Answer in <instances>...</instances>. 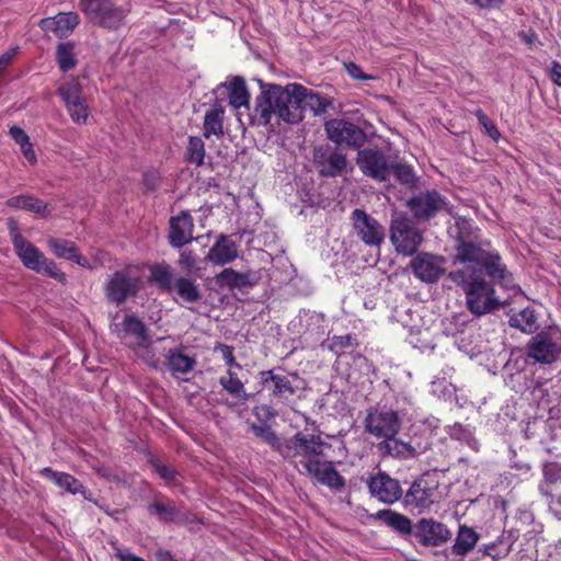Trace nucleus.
<instances>
[{"instance_id": "41", "label": "nucleus", "mask_w": 561, "mask_h": 561, "mask_svg": "<svg viewBox=\"0 0 561 561\" xmlns=\"http://www.w3.org/2000/svg\"><path fill=\"white\" fill-rule=\"evenodd\" d=\"M56 60L61 71L66 72L77 65L75 56V43L65 42L58 44L56 48Z\"/></svg>"}, {"instance_id": "33", "label": "nucleus", "mask_w": 561, "mask_h": 561, "mask_svg": "<svg viewBox=\"0 0 561 561\" xmlns=\"http://www.w3.org/2000/svg\"><path fill=\"white\" fill-rule=\"evenodd\" d=\"M7 205L11 208L24 209L43 217H47L50 214L48 205L32 195L13 196L7 201Z\"/></svg>"}, {"instance_id": "35", "label": "nucleus", "mask_w": 561, "mask_h": 561, "mask_svg": "<svg viewBox=\"0 0 561 561\" xmlns=\"http://www.w3.org/2000/svg\"><path fill=\"white\" fill-rule=\"evenodd\" d=\"M508 323L512 328L518 329L527 334L534 333L538 329L535 310L530 307L511 313Z\"/></svg>"}, {"instance_id": "14", "label": "nucleus", "mask_w": 561, "mask_h": 561, "mask_svg": "<svg viewBox=\"0 0 561 561\" xmlns=\"http://www.w3.org/2000/svg\"><path fill=\"white\" fill-rule=\"evenodd\" d=\"M449 203L437 191L421 192L407 201V207L417 220H430L442 211L449 213Z\"/></svg>"}, {"instance_id": "11", "label": "nucleus", "mask_w": 561, "mask_h": 561, "mask_svg": "<svg viewBox=\"0 0 561 561\" xmlns=\"http://www.w3.org/2000/svg\"><path fill=\"white\" fill-rule=\"evenodd\" d=\"M350 220L354 234L365 245L379 248L385 241V227L362 208H355Z\"/></svg>"}, {"instance_id": "47", "label": "nucleus", "mask_w": 561, "mask_h": 561, "mask_svg": "<svg viewBox=\"0 0 561 561\" xmlns=\"http://www.w3.org/2000/svg\"><path fill=\"white\" fill-rule=\"evenodd\" d=\"M150 465L152 470L165 482L176 483L179 472L174 468L161 462L159 459H151Z\"/></svg>"}, {"instance_id": "23", "label": "nucleus", "mask_w": 561, "mask_h": 561, "mask_svg": "<svg viewBox=\"0 0 561 561\" xmlns=\"http://www.w3.org/2000/svg\"><path fill=\"white\" fill-rule=\"evenodd\" d=\"M193 218L183 211L176 217L170 219L169 239L173 248H181L193 239Z\"/></svg>"}, {"instance_id": "43", "label": "nucleus", "mask_w": 561, "mask_h": 561, "mask_svg": "<svg viewBox=\"0 0 561 561\" xmlns=\"http://www.w3.org/2000/svg\"><path fill=\"white\" fill-rule=\"evenodd\" d=\"M47 244L56 256L67 260L71 259L77 249L73 242L57 238L48 239Z\"/></svg>"}, {"instance_id": "36", "label": "nucleus", "mask_w": 561, "mask_h": 561, "mask_svg": "<svg viewBox=\"0 0 561 561\" xmlns=\"http://www.w3.org/2000/svg\"><path fill=\"white\" fill-rule=\"evenodd\" d=\"M224 114L225 110L221 105H215L208 110L204 117V136L221 137L224 135Z\"/></svg>"}, {"instance_id": "19", "label": "nucleus", "mask_w": 561, "mask_h": 561, "mask_svg": "<svg viewBox=\"0 0 561 561\" xmlns=\"http://www.w3.org/2000/svg\"><path fill=\"white\" fill-rule=\"evenodd\" d=\"M305 469L317 481L332 490L340 491L344 488V478L335 470L329 461L310 460L305 463Z\"/></svg>"}, {"instance_id": "62", "label": "nucleus", "mask_w": 561, "mask_h": 561, "mask_svg": "<svg viewBox=\"0 0 561 561\" xmlns=\"http://www.w3.org/2000/svg\"><path fill=\"white\" fill-rule=\"evenodd\" d=\"M552 556L558 560L561 561V541H559L553 549Z\"/></svg>"}, {"instance_id": "27", "label": "nucleus", "mask_w": 561, "mask_h": 561, "mask_svg": "<svg viewBox=\"0 0 561 561\" xmlns=\"http://www.w3.org/2000/svg\"><path fill=\"white\" fill-rule=\"evenodd\" d=\"M373 517L402 536H411L414 531V525L405 515L392 510H380Z\"/></svg>"}, {"instance_id": "31", "label": "nucleus", "mask_w": 561, "mask_h": 561, "mask_svg": "<svg viewBox=\"0 0 561 561\" xmlns=\"http://www.w3.org/2000/svg\"><path fill=\"white\" fill-rule=\"evenodd\" d=\"M41 474L48 478L57 486L69 492L70 494L84 493V486L82 483L69 473L54 471L51 468L46 467L41 471Z\"/></svg>"}, {"instance_id": "9", "label": "nucleus", "mask_w": 561, "mask_h": 561, "mask_svg": "<svg viewBox=\"0 0 561 561\" xmlns=\"http://www.w3.org/2000/svg\"><path fill=\"white\" fill-rule=\"evenodd\" d=\"M328 444L319 436L297 433L290 438H285L280 455L286 459L304 458V465L310 460H319Z\"/></svg>"}, {"instance_id": "55", "label": "nucleus", "mask_w": 561, "mask_h": 561, "mask_svg": "<svg viewBox=\"0 0 561 561\" xmlns=\"http://www.w3.org/2000/svg\"><path fill=\"white\" fill-rule=\"evenodd\" d=\"M21 150H22V152H23V154H24L25 159H26L30 163H32V164L36 163V154H35V152H34V150H33L32 145L30 144V141H28V142H26V144H25V146H22V147H21Z\"/></svg>"}, {"instance_id": "13", "label": "nucleus", "mask_w": 561, "mask_h": 561, "mask_svg": "<svg viewBox=\"0 0 561 561\" xmlns=\"http://www.w3.org/2000/svg\"><path fill=\"white\" fill-rule=\"evenodd\" d=\"M328 138L347 148L358 149L367 140L365 131L356 124L344 118H332L324 124Z\"/></svg>"}, {"instance_id": "49", "label": "nucleus", "mask_w": 561, "mask_h": 561, "mask_svg": "<svg viewBox=\"0 0 561 561\" xmlns=\"http://www.w3.org/2000/svg\"><path fill=\"white\" fill-rule=\"evenodd\" d=\"M476 116L479 121V124L483 126L486 134L494 140L497 141L501 137V134L496 126L492 123V121L483 113L482 110L476 111Z\"/></svg>"}, {"instance_id": "42", "label": "nucleus", "mask_w": 561, "mask_h": 561, "mask_svg": "<svg viewBox=\"0 0 561 561\" xmlns=\"http://www.w3.org/2000/svg\"><path fill=\"white\" fill-rule=\"evenodd\" d=\"M205 145L202 138L191 136L186 148V161L197 167L204 163Z\"/></svg>"}, {"instance_id": "39", "label": "nucleus", "mask_w": 561, "mask_h": 561, "mask_svg": "<svg viewBox=\"0 0 561 561\" xmlns=\"http://www.w3.org/2000/svg\"><path fill=\"white\" fill-rule=\"evenodd\" d=\"M250 430L257 438L280 454L285 439L280 438L268 424L252 423Z\"/></svg>"}, {"instance_id": "60", "label": "nucleus", "mask_w": 561, "mask_h": 561, "mask_svg": "<svg viewBox=\"0 0 561 561\" xmlns=\"http://www.w3.org/2000/svg\"><path fill=\"white\" fill-rule=\"evenodd\" d=\"M496 546H497L496 542H492L490 545H485L483 547L484 554H488V556L492 557L493 559L500 557V553H494V550H495Z\"/></svg>"}, {"instance_id": "24", "label": "nucleus", "mask_w": 561, "mask_h": 561, "mask_svg": "<svg viewBox=\"0 0 561 561\" xmlns=\"http://www.w3.org/2000/svg\"><path fill=\"white\" fill-rule=\"evenodd\" d=\"M259 377L261 383L271 389V394L280 401H287L295 394V388L285 375L276 374L271 369L260 371Z\"/></svg>"}, {"instance_id": "22", "label": "nucleus", "mask_w": 561, "mask_h": 561, "mask_svg": "<svg viewBox=\"0 0 561 561\" xmlns=\"http://www.w3.org/2000/svg\"><path fill=\"white\" fill-rule=\"evenodd\" d=\"M147 511L161 523L186 522L188 518L174 503L163 495H156L151 503L148 504Z\"/></svg>"}, {"instance_id": "16", "label": "nucleus", "mask_w": 561, "mask_h": 561, "mask_svg": "<svg viewBox=\"0 0 561 561\" xmlns=\"http://www.w3.org/2000/svg\"><path fill=\"white\" fill-rule=\"evenodd\" d=\"M413 536L425 547H438L451 538V533L440 522L433 518H421L414 525Z\"/></svg>"}, {"instance_id": "50", "label": "nucleus", "mask_w": 561, "mask_h": 561, "mask_svg": "<svg viewBox=\"0 0 561 561\" xmlns=\"http://www.w3.org/2000/svg\"><path fill=\"white\" fill-rule=\"evenodd\" d=\"M345 70L347 75L356 80H370L374 77L363 72L362 68L354 62L345 64Z\"/></svg>"}, {"instance_id": "59", "label": "nucleus", "mask_w": 561, "mask_h": 561, "mask_svg": "<svg viewBox=\"0 0 561 561\" xmlns=\"http://www.w3.org/2000/svg\"><path fill=\"white\" fill-rule=\"evenodd\" d=\"M70 260H72L73 262H76L78 265H80L82 267H89L88 260L78 253V248L76 249V251Z\"/></svg>"}, {"instance_id": "1", "label": "nucleus", "mask_w": 561, "mask_h": 561, "mask_svg": "<svg viewBox=\"0 0 561 561\" xmlns=\"http://www.w3.org/2000/svg\"><path fill=\"white\" fill-rule=\"evenodd\" d=\"M262 89L255 99L250 123L259 126H267L273 115L282 121L295 124L302 119L304 111L310 110L313 115L323 113L329 103L319 93L307 89L299 83H289L286 87L279 84H265L259 80Z\"/></svg>"}, {"instance_id": "53", "label": "nucleus", "mask_w": 561, "mask_h": 561, "mask_svg": "<svg viewBox=\"0 0 561 561\" xmlns=\"http://www.w3.org/2000/svg\"><path fill=\"white\" fill-rule=\"evenodd\" d=\"M220 352L222 354L224 359L229 366H234L237 368H241V365L238 364L234 359L232 347L228 345H220Z\"/></svg>"}, {"instance_id": "18", "label": "nucleus", "mask_w": 561, "mask_h": 561, "mask_svg": "<svg viewBox=\"0 0 561 561\" xmlns=\"http://www.w3.org/2000/svg\"><path fill=\"white\" fill-rule=\"evenodd\" d=\"M313 162L319 173L329 178L340 175L347 165L346 156L343 152L323 146L314 148Z\"/></svg>"}, {"instance_id": "58", "label": "nucleus", "mask_w": 561, "mask_h": 561, "mask_svg": "<svg viewBox=\"0 0 561 561\" xmlns=\"http://www.w3.org/2000/svg\"><path fill=\"white\" fill-rule=\"evenodd\" d=\"M474 2L482 9H489L499 5L502 0H474Z\"/></svg>"}, {"instance_id": "34", "label": "nucleus", "mask_w": 561, "mask_h": 561, "mask_svg": "<svg viewBox=\"0 0 561 561\" xmlns=\"http://www.w3.org/2000/svg\"><path fill=\"white\" fill-rule=\"evenodd\" d=\"M167 365L173 375L187 374L192 371L196 365V359L184 354L178 348L170 350L165 355Z\"/></svg>"}, {"instance_id": "25", "label": "nucleus", "mask_w": 561, "mask_h": 561, "mask_svg": "<svg viewBox=\"0 0 561 561\" xmlns=\"http://www.w3.org/2000/svg\"><path fill=\"white\" fill-rule=\"evenodd\" d=\"M238 257V245L226 234H220L209 249L205 260L214 265H226Z\"/></svg>"}, {"instance_id": "51", "label": "nucleus", "mask_w": 561, "mask_h": 561, "mask_svg": "<svg viewBox=\"0 0 561 561\" xmlns=\"http://www.w3.org/2000/svg\"><path fill=\"white\" fill-rule=\"evenodd\" d=\"M179 264L187 272H191L196 264V257L192 251H182L179 259Z\"/></svg>"}, {"instance_id": "48", "label": "nucleus", "mask_w": 561, "mask_h": 561, "mask_svg": "<svg viewBox=\"0 0 561 561\" xmlns=\"http://www.w3.org/2000/svg\"><path fill=\"white\" fill-rule=\"evenodd\" d=\"M77 106H66L72 121L77 124H84L89 117V108L87 101L80 100L76 102Z\"/></svg>"}, {"instance_id": "3", "label": "nucleus", "mask_w": 561, "mask_h": 561, "mask_svg": "<svg viewBox=\"0 0 561 561\" xmlns=\"http://www.w3.org/2000/svg\"><path fill=\"white\" fill-rule=\"evenodd\" d=\"M485 275L482 268L472 265L451 271L447 275L455 285L463 290L467 309L476 317L491 313L503 305L494 288L499 282L493 278L488 280Z\"/></svg>"}, {"instance_id": "2", "label": "nucleus", "mask_w": 561, "mask_h": 561, "mask_svg": "<svg viewBox=\"0 0 561 561\" xmlns=\"http://www.w3.org/2000/svg\"><path fill=\"white\" fill-rule=\"evenodd\" d=\"M456 253L454 263H474L482 268L485 274L499 282V285L505 290L516 294L520 288L515 284L512 274L502 263L497 252L484 249V243L480 238V230L471 221L460 218L456 222Z\"/></svg>"}, {"instance_id": "52", "label": "nucleus", "mask_w": 561, "mask_h": 561, "mask_svg": "<svg viewBox=\"0 0 561 561\" xmlns=\"http://www.w3.org/2000/svg\"><path fill=\"white\" fill-rule=\"evenodd\" d=\"M10 135L15 140V142L19 144L21 147L25 146V144L30 141L28 136L20 127H16V126L11 127Z\"/></svg>"}, {"instance_id": "54", "label": "nucleus", "mask_w": 561, "mask_h": 561, "mask_svg": "<svg viewBox=\"0 0 561 561\" xmlns=\"http://www.w3.org/2000/svg\"><path fill=\"white\" fill-rule=\"evenodd\" d=\"M549 73L552 82L561 87V64L559 61L554 60L551 62Z\"/></svg>"}, {"instance_id": "26", "label": "nucleus", "mask_w": 561, "mask_h": 561, "mask_svg": "<svg viewBox=\"0 0 561 561\" xmlns=\"http://www.w3.org/2000/svg\"><path fill=\"white\" fill-rule=\"evenodd\" d=\"M380 457H391L397 459H410L419 455L417 450L409 443L391 436L385 438L376 445Z\"/></svg>"}, {"instance_id": "8", "label": "nucleus", "mask_w": 561, "mask_h": 561, "mask_svg": "<svg viewBox=\"0 0 561 561\" xmlns=\"http://www.w3.org/2000/svg\"><path fill=\"white\" fill-rule=\"evenodd\" d=\"M403 417L393 409L381 407L367 411L364 420L366 433L376 438H390L397 436L402 427Z\"/></svg>"}, {"instance_id": "37", "label": "nucleus", "mask_w": 561, "mask_h": 561, "mask_svg": "<svg viewBox=\"0 0 561 561\" xmlns=\"http://www.w3.org/2000/svg\"><path fill=\"white\" fill-rule=\"evenodd\" d=\"M173 291L185 304H196L202 300V293L194 280L186 277H176L174 279Z\"/></svg>"}, {"instance_id": "56", "label": "nucleus", "mask_w": 561, "mask_h": 561, "mask_svg": "<svg viewBox=\"0 0 561 561\" xmlns=\"http://www.w3.org/2000/svg\"><path fill=\"white\" fill-rule=\"evenodd\" d=\"M253 414L257 417H261V415H265L266 417L271 419L275 416V413L272 411V409L267 405H259L253 409Z\"/></svg>"}, {"instance_id": "40", "label": "nucleus", "mask_w": 561, "mask_h": 561, "mask_svg": "<svg viewBox=\"0 0 561 561\" xmlns=\"http://www.w3.org/2000/svg\"><path fill=\"white\" fill-rule=\"evenodd\" d=\"M58 93L66 106H77L76 102L84 100V96L82 95V88L77 77H71L64 82L59 87Z\"/></svg>"}, {"instance_id": "32", "label": "nucleus", "mask_w": 561, "mask_h": 561, "mask_svg": "<svg viewBox=\"0 0 561 561\" xmlns=\"http://www.w3.org/2000/svg\"><path fill=\"white\" fill-rule=\"evenodd\" d=\"M479 538V535L472 528L466 525L459 526L451 553L458 557L467 556L476 547Z\"/></svg>"}, {"instance_id": "61", "label": "nucleus", "mask_w": 561, "mask_h": 561, "mask_svg": "<svg viewBox=\"0 0 561 561\" xmlns=\"http://www.w3.org/2000/svg\"><path fill=\"white\" fill-rule=\"evenodd\" d=\"M157 557H158L159 561H176V560H174L173 556L169 551H165V550H159L157 552Z\"/></svg>"}, {"instance_id": "44", "label": "nucleus", "mask_w": 561, "mask_h": 561, "mask_svg": "<svg viewBox=\"0 0 561 561\" xmlns=\"http://www.w3.org/2000/svg\"><path fill=\"white\" fill-rule=\"evenodd\" d=\"M152 278L159 287L168 293L173 291L174 279L172 273L167 266H156L152 268Z\"/></svg>"}, {"instance_id": "45", "label": "nucleus", "mask_w": 561, "mask_h": 561, "mask_svg": "<svg viewBox=\"0 0 561 561\" xmlns=\"http://www.w3.org/2000/svg\"><path fill=\"white\" fill-rule=\"evenodd\" d=\"M392 174L401 184L413 185L415 183L413 169L408 164L392 161Z\"/></svg>"}, {"instance_id": "57", "label": "nucleus", "mask_w": 561, "mask_h": 561, "mask_svg": "<svg viewBox=\"0 0 561 561\" xmlns=\"http://www.w3.org/2000/svg\"><path fill=\"white\" fill-rule=\"evenodd\" d=\"M550 510L559 519H561V495L551 500Z\"/></svg>"}, {"instance_id": "20", "label": "nucleus", "mask_w": 561, "mask_h": 561, "mask_svg": "<svg viewBox=\"0 0 561 561\" xmlns=\"http://www.w3.org/2000/svg\"><path fill=\"white\" fill-rule=\"evenodd\" d=\"M436 488L425 478L416 479L403 496L407 507L428 508L434 503Z\"/></svg>"}, {"instance_id": "29", "label": "nucleus", "mask_w": 561, "mask_h": 561, "mask_svg": "<svg viewBox=\"0 0 561 561\" xmlns=\"http://www.w3.org/2000/svg\"><path fill=\"white\" fill-rule=\"evenodd\" d=\"M228 91L229 104L238 110L245 107L249 110L250 93L247 88L245 80L242 77H234L225 83Z\"/></svg>"}, {"instance_id": "6", "label": "nucleus", "mask_w": 561, "mask_h": 561, "mask_svg": "<svg viewBox=\"0 0 561 561\" xmlns=\"http://www.w3.org/2000/svg\"><path fill=\"white\" fill-rule=\"evenodd\" d=\"M389 230L390 241L399 254H415L424 240L423 232L404 215L392 217Z\"/></svg>"}, {"instance_id": "17", "label": "nucleus", "mask_w": 561, "mask_h": 561, "mask_svg": "<svg viewBox=\"0 0 561 561\" xmlns=\"http://www.w3.org/2000/svg\"><path fill=\"white\" fill-rule=\"evenodd\" d=\"M367 486L371 496L386 504H393L403 495L399 480L386 472H378L369 478Z\"/></svg>"}, {"instance_id": "38", "label": "nucleus", "mask_w": 561, "mask_h": 561, "mask_svg": "<svg viewBox=\"0 0 561 561\" xmlns=\"http://www.w3.org/2000/svg\"><path fill=\"white\" fill-rule=\"evenodd\" d=\"M219 383L229 394L238 400L244 402L251 398V394L245 391L243 382L231 369L219 378Z\"/></svg>"}, {"instance_id": "28", "label": "nucleus", "mask_w": 561, "mask_h": 561, "mask_svg": "<svg viewBox=\"0 0 561 561\" xmlns=\"http://www.w3.org/2000/svg\"><path fill=\"white\" fill-rule=\"evenodd\" d=\"M219 286H226L229 289H241L251 287L256 283V276L252 272H237L233 268H225L216 276Z\"/></svg>"}, {"instance_id": "46", "label": "nucleus", "mask_w": 561, "mask_h": 561, "mask_svg": "<svg viewBox=\"0 0 561 561\" xmlns=\"http://www.w3.org/2000/svg\"><path fill=\"white\" fill-rule=\"evenodd\" d=\"M357 345L351 334L334 335L330 339L328 348L336 355H341L345 350Z\"/></svg>"}, {"instance_id": "30", "label": "nucleus", "mask_w": 561, "mask_h": 561, "mask_svg": "<svg viewBox=\"0 0 561 561\" xmlns=\"http://www.w3.org/2000/svg\"><path fill=\"white\" fill-rule=\"evenodd\" d=\"M125 334L130 335L135 339V343L138 347H149L151 339L148 334V330L145 323L135 316H126L121 324Z\"/></svg>"}, {"instance_id": "10", "label": "nucleus", "mask_w": 561, "mask_h": 561, "mask_svg": "<svg viewBox=\"0 0 561 561\" xmlns=\"http://www.w3.org/2000/svg\"><path fill=\"white\" fill-rule=\"evenodd\" d=\"M356 164L364 175L378 182H388L392 175V160L378 148L358 150Z\"/></svg>"}, {"instance_id": "63", "label": "nucleus", "mask_w": 561, "mask_h": 561, "mask_svg": "<svg viewBox=\"0 0 561 561\" xmlns=\"http://www.w3.org/2000/svg\"><path fill=\"white\" fill-rule=\"evenodd\" d=\"M149 364H150L153 368H157V367H158V366H157L156 360L149 362Z\"/></svg>"}, {"instance_id": "12", "label": "nucleus", "mask_w": 561, "mask_h": 561, "mask_svg": "<svg viewBox=\"0 0 561 561\" xmlns=\"http://www.w3.org/2000/svg\"><path fill=\"white\" fill-rule=\"evenodd\" d=\"M447 259L431 252L416 253L409 263V268L416 279L425 284L437 283L447 271Z\"/></svg>"}, {"instance_id": "21", "label": "nucleus", "mask_w": 561, "mask_h": 561, "mask_svg": "<svg viewBox=\"0 0 561 561\" xmlns=\"http://www.w3.org/2000/svg\"><path fill=\"white\" fill-rule=\"evenodd\" d=\"M80 18L76 12H60L55 16L44 18L38 22V26L44 32H51L57 37L69 36L79 25Z\"/></svg>"}, {"instance_id": "15", "label": "nucleus", "mask_w": 561, "mask_h": 561, "mask_svg": "<svg viewBox=\"0 0 561 561\" xmlns=\"http://www.w3.org/2000/svg\"><path fill=\"white\" fill-rule=\"evenodd\" d=\"M560 353L561 346L548 332L536 334L526 344V355L534 363L550 365L558 359Z\"/></svg>"}, {"instance_id": "4", "label": "nucleus", "mask_w": 561, "mask_h": 561, "mask_svg": "<svg viewBox=\"0 0 561 561\" xmlns=\"http://www.w3.org/2000/svg\"><path fill=\"white\" fill-rule=\"evenodd\" d=\"M10 234L15 254L26 268L55 278L60 283L66 282V275L58 268L57 264L24 238L15 226L11 227Z\"/></svg>"}, {"instance_id": "7", "label": "nucleus", "mask_w": 561, "mask_h": 561, "mask_svg": "<svg viewBox=\"0 0 561 561\" xmlns=\"http://www.w3.org/2000/svg\"><path fill=\"white\" fill-rule=\"evenodd\" d=\"M140 284L139 276L130 267H125L108 275L103 293L110 304L121 306L138 294Z\"/></svg>"}, {"instance_id": "5", "label": "nucleus", "mask_w": 561, "mask_h": 561, "mask_svg": "<svg viewBox=\"0 0 561 561\" xmlns=\"http://www.w3.org/2000/svg\"><path fill=\"white\" fill-rule=\"evenodd\" d=\"M78 5L92 24L108 31L123 27L130 12L128 5L113 0H79Z\"/></svg>"}]
</instances>
